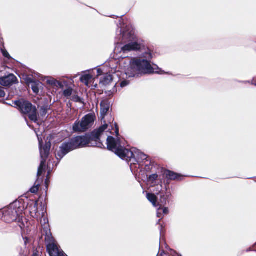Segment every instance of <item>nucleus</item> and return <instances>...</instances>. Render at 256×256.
Here are the masks:
<instances>
[{
  "label": "nucleus",
  "mask_w": 256,
  "mask_h": 256,
  "mask_svg": "<svg viewBox=\"0 0 256 256\" xmlns=\"http://www.w3.org/2000/svg\"><path fill=\"white\" fill-rule=\"evenodd\" d=\"M38 202H36L34 206L32 207L30 212L32 216L38 219Z\"/></svg>",
  "instance_id": "obj_16"
},
{
  "label": "nucleus",
  "mask_w": 256,
  "mask_h": 256,
  "mask_svg": "<svg viewBox=\"0 0 256 256\" xmlns=\"http://www.w3.org/2000/svg\"><path fill=\"white\" fill-rule=\"evenodd\" d=\"M158 176L157 174H152L150 176V180H154L157 179Z\"/></svg>",
  "instance_id": "obj_28"
},
{
  "label": "nucleus",
  "mask_w": 256,
  "mask_h": 256,
  "mask_svg": "<svg viewBox=\"0 0 256 256\" xmlns=\"http://www.w3.org/2000/svg\"><path fill=\"white\" fill-rule=\"evenodd\" d=\"M37 135L38 140L40 144V156L42 158V161L40 164V166L38 168V176H41L44 172H45V163L46 158L49 154V152L50 148V143H47L42 148V138L38 134L36 131H35Z\"/></svg>",
  "instance_id": "obj_7"
},
{
  "label": "nucleus",
  "mask_w": 256,
  "mask_h": 256,
  "mask_svg": "<svg viewBox=\"0 0 256 256\" xmlns=\"http://www.w3.org/2000/svg\"><path fill=\"white\" fill-rule=\"evenodd\" d=\"M164 174L166 178L171 180H180L182 178L180 175L170 170L166 172Z\"/></svg>",
  "instance_id": "obj_15"
},
{
  "label": "nucleus",
  "mask_w": 256,
  "mask_h": 256,
  "mask_svg": "<svg viewBox=\"0 0 256 256\" xmlns=\"http://www.w3.org/2000/svg\"><path fill=\"white\" fill-rule=\"evenodd\" d=\"M160 206H161V204H158V206H160Z\"/></svg>",
  "instance_id": "obj_35"
},
{
  "label": "nucleus",
  "mask_w": 256,
  "mask_h": 256,
  "mask_svg": "<svg viewBox=\"0 0 256 256\" xmlns=\"http://www.w3.org/2000/svg\"><path fill=\"white\" fill-rule=\"evenodd\" d=\"M116 86V84H114V87H115Z\"/></svg>",
  "instance_id": "obj_33"
},
{
  "label": "nucleus",
  "mask_w": 256,
  "mask_h": 256,
  "mask_svg": "<svg viewBox=\"0 0 256 256\" xmlns=\"http://www.w3.org/2000/svg\"><path fill=\"white\" fill-rule=\"evenodd\" d=\"M110 102L108 100H102L100 103V118L103 119L110 110Z\"/></svg>",
  "instance_id": "obj_11"
},
{
  "label": "nucleus",
  "mask_w": 256,
  "mask_h": 256,
  "mask_svg": "<svg viewBox=\"0 0 256 256\" xmlns=\"http://www.w3.org/2000/svg\"><path fill=\"white\" fill-rule=\"evenodd\" d=\"M16 81V78L13 74H10L8 76L0 78V84L3 86H9Z\"/></svg>",
  "instance_id": "obj_9"
},
{
  "label": "nucleus",
  "mask_w": 256,
  "mask_h": 256,
  "mask_svg": "<svg viewBox=\"0 0 256 256\" xmlns=\"http://www.w3.org/2000/svg\"><path fill=\"white\" fill-rule=\"evenodd\" d=\"M42 86V84L38 81L32 82L31 87L33 92L38 94L39 92V88Z\"/></svg>",
  "instance_id": "obj_17"
},
{
  "label": "nucleus",
  "mask_w": 256,
  "mask_h": 256,
  "mask_svg": "<svg viewBox=\"0 0 256 256\" xmlns=\"http://www.w3.org/2000/svg\"><path fill=\"white\" fill-rule=\"evenodd\" d=\"M40 183L36 182L35 184L30 189V192L33 194H36L39 190Z\"/></svg>",
  "instance_id": "obj_19"
},
{
  "label": "nucleus",
  "mask_w": 256,
  "mask_h": 256,
  "mask_svg": "<svg viewBox=\"0 0 256 256\" xmlns=\"http://www.w3.org/2000/svg\"><path fill=\"white\" fill-rule=\"evenodd\" d=\"M2 52L3 56L4 57H6L8 59L11 58V57H10V55L9 54L8 52L6 50L2 49Z\"/></svg>",
  "instance_id": "obj_24"
},
{
  "label": "nucleus",
  "mask_w": 256,
  "mask_h": 256,
  "mask_svg": "<svg viewBox=\"0 0 256 256\" xmlns=\"http://www.w3.org/2000/svg\"><path fill=\"white\" fill-rule=\"evenodd\" d=\"M141 50H145L141 57L126 58L122 62V68L128 78L154 73L161 74H168L162 70L156 65L152 62V54L151 50L146 48L144 45L140 42H132L121 48V52L124 54Z\"/></svg>",
  "instance_id": "obj_1"
},
{
  "label": "nucleus",
  "mask_w": 256,
  "mask_h": 256,
  "mask_svg": "<svg viewBox=\"0 0 256 256\" xmlns=\"http://www.w3.org/2000/svg\"><path fill=\"white\" fill-rule=\"evenodd\" d=\"M94 88H96V85L94 86Z\"/></svg>",
  "instance_id": "obj_34"
},
{
  "label": "nucleus",
  "mask_w": 256,
  "mask_h": 256,
  "mask_svg": "<svg viewBox=\"0 0 256 256\" xmlns=\"http://www.w3.org/2000/svg\"><path fill=\"white\" fill-rule=\"evenodd\" d=\"M44 80L50 86L56 88H63L64 85L62 82L52 77L47 76L44 78Z\"/></svg>",
  "instance_id": "obj_13"
},
{
  "label": "nucleus",
  "mask_w": 256,
  "mask_h": 256,
  "mask_svg": "<svg viewBox=\"0 0 256 256\" xmlns=\"http://www.w3.org/2000/svg\"><path fill=\"white\" fill-rule=\"evenodd\" d=\"M95 117L92 114L85 116L80 121L76 120L72 126L74 132H84L90 128L94 124Z\"/></svg>",
  "instance_id": "obj_6"
},
{
  "label": "nucleus",
  "mask_w": 256,
  "mask_h": 256,
  "mask_svg": "<svg viewBox=\"0 0 256 256\" xmlns=\"http://www.w3.org/2000/svg\"><path fill=\"white\" fill-rule=\"evenodd\" d=\"M122 29H121V30H120V34H122Z\"/></svg>",
  "instance_id": "obj_32"
},
{
  "label": "nucleus",
  "mask_w": 256,
  "mask_h": 256,
  "mask_svg": "<svg viewBox=\"0 0 256 256\" xmlns=\"http://www.w3.org/2000/svg\"><path fill=\"white\" fill-rule=\"evenodd\" d=\"M46 240L48 242L47 250L50 256H67V255L61 250H60L54 244L52 234L50 232H46Z\"/></svg>",
  "instance_id": "obj_8"
},
{
  "label": "nucleus",
  "mask_w": 256,
  "mask_h": 256,
  "mask_svg": "<svg viewBox=\"0 0 256 256\" xmlns=\"http://www.w3.org/2000/svg\"><path fill=\"white\" fill-rule=\"evenodd\" d=\"M47 110H48V108L46 107L42 106V107L41 108H40V113L42 114V116H44V115L46 114V112H47Z\"/></svg>",
  "instance_id": "obj_25"
},
{
  "label": "nucleus",
  "mask_w": 256,
  "mask_h": 256,
  "mask_svg": "<svg viewBox=\"0 0 256 256\" xmlns=\"http://www.w3.org/2000/svg\"><path fill=\"white\" fill-rule=\"evenodd\" d=\"M108 148L114 152L117 156L126 162H132L134 164L136 162L140 163L148 160L147 155L136 148L128 150L124 148L122 146L118 138H114L112 136H108L107 138Z\"/></svg>",
  "instance_id": "obj_3"
},
{
  "label": "nucleus",
  "mask_w": 256,
  "mask_h": 256,
  "mask_svg": "<svg viewBox=\"0 0 256 256\" xmlns=\"http://www.w3.org/2000/svg\"><path fill=\"white\" fill-rule=\"evenodd\" d=\"M72 92L73 90L70 88H68L64 91V95L66 97L68 98L72 96Z\"/></svg>",
  "instance_id": "obj_20"
},
{
  "label": "nucleus",
  "mask_w": 256,
  "mask_h": 256,
  "mask_svg": "<svg viewBox=\"0 0 256 256\" xmlns=\"http://www.w3.org/2000/svg\"><path fill=\"white\" fill-rule=\"evenodd\" d=\"M14 104L22 113L26 114L31 120L34 122L38 121L36 108L30 102L24 100H18L14 102Z\"/></svg>",
  "instance_id": "obj_5"
},
{
  "label": "nucleus",
  "mask_w": 256,
  "mask_h": 256,
  "mask_svg": "<svg viewBox=\"0 0 256 256\" xmlns=\"http://www.w3.org/2000/svg\"><path fill=\"white\" fill-rule=\"evenodd\" d=\"M116 134H118V128H116Z\"/></svg>",
  "instance_id": "obj_31"
},
{
  "label": "nucleus",
  "mask_w": 256,
  "mask_h": 256,
  "mask_svg": "<svg viewBox=\"0 0 256 256\" xmlns=\"http://www.w3.org/2000/svg\"><path fill=\"white\" fill-rule=\"evenodd\" d=\"M42 218H43V220H44V223H42V219L40 220V223L42 224V226H43V224L44 225V228H46L47 230H48V219H46L44 216L43 215L42 216Z\"/></svg>",
  "instance_id": "obj_21"
},
{
  "label": "nucleus",
  "mask_w": 256,
  "mask_h": 256,
  "mask_svg": "<svg viewBox=\"0 0 256 256\" xmlns=\"http://www.w3.org/2000/svg\"><path fill=\"white\" fill-rule=\"evenodd\" d=\"M147 198L148 200L151 202L152 204V205L156 207L157 206L156 204V200L157 198L154 194H152L148 193L146 195Z\"/></svg>",
  "instance_id": "obj_18"
},
{
  "label": "nucleus",
  "mask_w": 256,
  "mask_h": 256,
  "mask_svg": "<svg viewBox=\"0 0 256 256\" xmlns=\"http://www.w3.org/2000/svg\"><path fill=\"white\" fill-rule=\"evenodd\" d=\"M132 36V34L130 32H123L122 34V38L123 40H127L129 37H130Z\"/></svg>",
  "instance_id": "obj_22"
},
{
  "label": "nucleus",
  "mask_w": 256,
  "mask_h": 256,
  "mask_svg": "<svg viewBox=\"0 0 256 256\" xmlns=\"http://www.w3.org/2000/svg\"><path fill=\"white\" fill-rule=\"evenodd\" d=\"M252 84L256 86V82L254 78L253 79L252 81Z\"/></svg>",
  "instance_id": "obj_30"
},
{
  "label": "nucleus",
  "mask_w": 256,
  "mask_h": 256,
  "mask_svg": "<svg viewBox=\"0 0 256 256\" xmlns=\"http://www.w3.org/2000/svg\"><path fill=\"white\" fill-rule=\"evenodd\" d=\"M6 94L2 89L0 87V98H2L5 96Z\"/></svg>",
  "instance_id": "obj_26"
},
{
  "label": "nucleus",
  "mask_w": 256,
  "mask_h": 256,
  "mask_svg": "<svg viewBox=\"0 0 256 256\" xmlns=\"http://www.w3.org/2000/svg\"><path fill=\"white\" fill-rule=\"evenodd\" d=\"M128 82L126 80H124V81H122L121 83H120V86L123 88V87H124L126 86H128Z\"/></svg>",
  "instance_id": "obj_27"
},
{
  "label": "nucleus",
  "mask_w": 256,
  "mask_h": 256,
  "mask_svg": "<svg viewBox=\"0 0 256 256\" xmlns=\"http://www.w3.org/2000/svg\"><path fill=\"white\" fill-rule=\"evenodd\" d=\"M72 100H73L74 102H78L82 103V99L78 96H73L72 98Z\"/></svg>",
  "instance_id": "obj_23"
},
{
  "label": "nucleus",
  "mask_w": 256,
  "mask_h": 256,
  "mask_svg": "<svg viewBox=\"0 0 256 256\" xmlns=\"http://www.w3.org/2000/svg\"><path fill=\"white\" fill-rule=\"evenodd\" d=\"M80 82L84 83L86 86H92V84H94V78L88 74H84L80 78Z\"/></svg>",
  "instance_id": "obj_12"
},
{
  "label": "nucleus",
  "mask_w": 256,
  "mask_h": 256,
  "mask_svg": "<svg viewBox=\"0 0 256 256\" xmlns=\"http://www.w3.org/2000/svg\"><path fill=\"white\" fill-rule=\"evenodd\" d=\"M38 251L34 252L32 254V256H38Z\"/></svg>",
  "instance_id": "obj_29"
},
{
  "label": "nucleus",
  "mask_w": 256,
  "mask_h": 256,
  "mask_svg": "<svg viewBox=\"0 0 256 256\" xmlns=\"http://www.w3.org/2000/svg\"><path fill=\"white\" fill-rule=\"evenodd\" d=\"M20 205V204L19 202L16 201L10 204L8 207L4 208L0 212V214L4 221L6 222L11 223L14 221H18V222H22L20 226L21 228H24L22 216L23 210Z\"/></svg>",
  "instance_id": "obj_4"
},
{
  "label": "nucleus",
  "mask_w": 256,
  "mask_h": 256,
  "mask_svg": "<svg viewBox=\"0 0 256 256\" xmlns=\"http://www.w3.org/2000/svg\"><path fill=\"white\" fill-rule=\"evenodd\" d=\"M113 78L110 74L104 76L100 78V84L102 86H107L110 84L112 82Z\"/></svg>",
  "instance_id": "obj_14"
},
{
  "label": "nucleus",
  "mask_w": 256,
  "mask_h": 256,
  "mask_svg": "<svg viewBox=\"0 0 256 256\" xmlns=\"http://www.w3.org/2000/svg\"><path fill=\"white\" fill-rule=\"evenodd\" d=\"M161 206L157 210V216L158 218L162 217V214H168V208L162 206L166 205V200L164 196L161 195Z\"/></svg>",
  "instance_id": "obj_10"
},
{
  "label": "nucleus",
  "mask_w": 256,
  "mask_h": 256,
  "mask_svg": "<svg viewBox=\"0 0 256 256\" xmlns=\"http://www.w3.org/2000/svg\"><path fill=\"white\" fill-rule=\"evenodd\" d=\"M110 130L108 125L104 124L98 129L94 130L91 136L86 134L76 136L68 142L63 143L60 148L57 156L62 158L70 152L86 146L101 147L102 144L100 142V138Z\"/></svg>",
  "instance_id": "obj_2"
}]
</instances>
